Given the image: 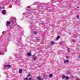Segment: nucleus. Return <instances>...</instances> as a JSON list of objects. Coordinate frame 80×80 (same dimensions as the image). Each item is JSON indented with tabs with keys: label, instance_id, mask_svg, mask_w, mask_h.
<instances>
[{
	"label": "nucleus",
	"instance_id": "7ed1b4c3",
	"mask_svg": "<svg viewBox=\"0 0 80 80\" xmlns=\"http://www.w3.org/2000/svg\"><path fill=\"white\" fill-rule=\"evenodd\" d=\"M33 60L35 61L37 60V57L35 56V55H33L32 56Z\"/></svg>",
	"mask_w": 80,
	"mask_h": 80
},
{
	"label": "nucleus",
	"instance_id": "bb28decb",
	"mask_svg": "<svg viewBox=\"0 0 80 80\" xmlns=\"http://www.w3.org/2000/svg\"><path fill=\"white\" fill-rule=\"evenodd\" d=\"M34 33H35V34H36V33H37V32H34Z\"/></svg>",
	"mask_w": 80,
	"mask_h": 80
},
{
	"label": "nucleus",
	"instance_id": "aec40b11",
	"mask_svg": "<svg viewBox=\"0 0 80 80\" xmlns=\"http://www.w3.org/2000/svg\"><path fill=\"white\" fill-rule=\"evenodd\" d=\"M60 45H63L62 42H60Z\"/></svg>",
	"mask_w": 80,
	"mask_h": 80
},
{
	"label": "nucleus",
	"instance_id": "6ab92c4d",
	"mask_svg": "<svg viewBox=\"0 0 80 80\" xmlns=\"http://www.w3.org/2000/svg\"><path fill=\"white\" fill-rule=\"evenodd\" d=\"M77 18H79V15H78L77 16Z\"/></svg>",
	"mask_w": 80,
	"mask_h": 80
},
{
	"label": "nucleus",
	"instance_id": "f03ea898",
	"mask_svg": "<svg viewBox=\"0 0 80 80\" xmlns=\"http://www.w3.org/2000/svg\"><path fill=\"white\" fill-rule=\"evenodd\" d=\"M11 65L9 64H8L7 65H5L4 66V68H5V67H8V68H11Z\"/></svg>",
	"mask_w": 80,
	"mask_h": 80
},
{
	"label": "nucleus",
	"instance_id": "72a5a7b5",
	"mask_svg": "<svg viewBox=\"0 0 80 80\" xmlns=\"http://www.w3.org/2000/svg\"><path fill=\"white\" fill-rule=\"evenodd\" d=\"M24 14V13H23V15Z\"/></svg>",
	"mask_w": 80,
	"mask_h": 80
},
{
	"label": "nucleus",
	"instance_id": "4be33fe9",
	"mask_svg": "<svg viewBox=\"0 0 80 80\" xmlns=\"http://www.w3.org/2000/svg\"><path fill=\"white\" fill-rule=\"evenodd\" d=\"M76 80H80L79 79V78H77L76 79Z\"/></svg>",
	"mask_w": 80,
	"mask_h": 80
},
{
	"label": "nucleus",
	"instance_id": "a878e982",
	"mask_svg": "<svg viewBox=\"0 0 80 80\" xmlns=\"http://www.w3.org/2000/svg\"><path fill=\"white\" fill-rule=\"evenodd\" d=\"M37 41H40V39H37Z\"/></svg>",
	"mask_w": 80,
	"mask_h": 80
},
{
	"label": "nucleus",
	"instance_id": "a211bd4d",
	"mask_svg": "<svg viewBox=\"0 0 80 80\" xmlns=\"http://www.w3.org/2000/svg\"><path fill=\"white\" fill-rule=\"evenodd\" d=\"M0 55H3V53L2 52H0Z\"/></svg>",
	"mask_w": 80,
	"mask_h": 80
},
{
	"label": "nucleus",
	"instance_id": "b1692460",
	"mask_svg": "<svg viewBox=\"0 0 80 80\" xmlns=\"http://www.w3.org/2000/svg\"><path fill=\"white\" fill-rule=\"evenodd\" d=\"M66 58L67 59H68V56H66Z\"/></svg>",
	"mask_w": 80,
	"mask_h": 80
},
{
	"label": "nucleus",
	"instance_id": "9d476101",
	"mask_svg": "<svg viewBox=\"0 0 80 80\" xmlns=\"http://www.w3.org/2000/svg\"><path fill=\"white\" fill-rule=\"evenodd\" d=\"M50 78H52V77H53V74H51L49 75Z\"/></svg>",
	"mask_w": 80,
	"mask_h": 80
},
{
	"label": "nucleus",
	"instance_id": "2f4dec72",
	"mask_svg": "<svg viewBox=\"0 0 80 80\" xmlns=\"http://www.w3.org/2000/svg\"><path fill=\"white\" fill-rule=\"evenodd\" d=\"M3 8H4V7H3Z\"/></svg>",
	"mask_w": 80,
	"mask_h": 80
},
{
	"label": "nucleus",
	"instance_id": "dca6fc26",
	"mask_svg": "<svg viewBox=\"0 0 80 80\" xmlns=\"http://www.w3.org/2000/svg\"><path fill=\"white\" fill-rule=\"evenodd\" d=\"M31 76V74H29L28 75V77H30Z\"/></svg>",
	"mask_w": 80,
	"mask_h": 80
},
{
	"label": "nucleus",
	"instance_id": "5701e85b",
	"mask_svg": "<svg viewBox=\"0 0 80 80\" xmlns=\"http://www.w3.org/2000/svg\"><path fill=\"white\" fill-rule=\"evenodd\" d=\"M67 73L68 74H70V72H67Z\"/></svg>",
	"mask_w": 80,
	"mask_h": 80
},
{
	"label": "nucleus",
	"instance_id": "c85d7f7f",
	"mask_svg": "<svg viewBox=\"0 0 80 80\" xmlns=\"http://www.w3.org/2000/svg\"><path fill=\"white\" fill-rule=\"evenodd\" d=\"M79 58H80V55L79 56Z\"/></svg>",
	"mask_w": 80,
	"mask_h": 80
},
{
	"label": "nucleus",
	"instance_id": "f257e3e1",
	"mask_svg": "<svg viewBox=\"0 0 80 80\" xmlns=\"http://www.w3.org/2000/svg\"><path fill=\"white\" fill-rule=\"evenodd\" d=\"M12 18L13 20H12L11 21V22L12 23L14 24L15 23H16V21H15L16 20V18H14V17H12Z\"/></svg>",
	"mask_w": 80,
	"mask_h": 80
},
{
	"label": "nucleus",
	"instance_id": "2eb2a0df",
	"mask_svg": "<svg viewBox=\"0 0 80 80\" xmlns=\"http://www.w3.org/2000/svg\"><path fill=\"white\" fill-rule=\"evenodd\" d=\"M66 80H68V79L69 78V77L68 76H67L65 77Z\"/></svg>",
	"mask_w": 80,
	"mask_h": 80
},
{
	"label": "nucleus",
	"instance_id": "c756f323",
	"mask_svg": "<svg viewBox=\"0 0 80 80\" xmlns=\"http://www.w3.org/2000/svg\"><path fill=\"white\" fill-rule=\"evenodd\" d=\"M78 8H79V7H77Z\"/></svg>",
	"mask_w": 80,
	"mask_h": 80
},
{
	"label": "nucleus",
	"instance_id": "412c9836",
	"mask_svg": "<svg viewBox=\"0 0 80 80\" xmlns=\"http://www.w3.org/2000/svg\"><path fill=\"white\" fill-rule=\"evenodd\" d=\"M57 38H60V36H58Z\"/></svg>",
	"mask_w": 80,
	"mask_h": 80
},
{
	"label": "nucleus",
	"instance_id": "39448f33",
	"mask_svg": "<svg viewBox=\"0 0 80 80\" xmlns=\"http://www.w3.org/2000/svg\"><path fill=\"white\" fill-rule=\"evenodd\" d=\"M6 13V11L4 10L2 11V13L4 15H5V13Z\"/></svg>",
	"mask_w": 80,
	"mask_h": 80
},
{
	"label": "nucleus",
	"instance_id": "423d86ee",
	"mask_svg": "<svg viewBox=\"0 0 80 80\" xmlns=\"http://www.w3.org/2000/svg\"><path fill=\"white\" fill-rule=\"evenodd\" d=\"M10 22L8 21H7V23L6 24V26H8V25H10Z\"/></svg>",
	"mask_w": 80,
	"mask_h": 80
},
{
	"label": "nucleus",
	"instance_id": "cd10ccee",
	"mask_svg": "<svg viewBox=\"0 0 80 80\" xmlns=\"http://www.w3.org/2000/svg\"><path fill=\"white\" fill-rule=\"evenodd\" d=\"M58 40V38H57V40Z\"/></svg>",
	"mask_w": 80,
	"mask_h": 80
},
{
	"label": "nucleus",
	"instance_id": "473e14b6",
	"mask_svg": "<svg viewBox=\"0 0 80 80\" xmlns=\"http://www.w3.org/2000/svg\"><path fill=\"white\" fill-rule=\"evenodd\" d=\"M40 80H43V79H41Z\"/></svg>",
	"mask_w": 80,
	"mask_h": 80
},
{
	"label": "nucleus",
	"instance_id": "7c9ffc66",
	"mask_svg": "<svg viewBox=\"0 0 80 80\" xmlns=\"http://www.w3.org/2000/svg\"><path fill=\"white\" fill-rule=\"evenodd\" d=\"M73 54H74V55H75V53H73Z\"/></svg>",
	"mask_w": 80,
	"mask_h": 80
},
{
	"label": "nucleus",
	"instance_id": "9b49d317",
	"mask_svg": "<svg viewBox=\"0 0 80 80\" xmlns=\"http://www.w3.org/2000/svg\"><path fill=\"white\" fill-rule=\"evenodd\" d=\"M55 42L52 41L51 42V43L52 45H53L55 44Z\"/></svg>",
	"mask_w": 80,
	"mask_h": 80
},
{
	"label": "nucleus",
	"instance_id": "f8f14e48",
	"mask_svg": "<svg viewBox=\"0 0 80 80\" xmlns=\"http://www.w3.org/2000/svg\"><path fill=\"white\" fill-rule=\"evenodd\" d=\"M37 79L38 80H41V78H40V76H38V78H37Z\"/></svg>",
	"mask_w": 80,
	"mask_h": 80
},
{
	"label": "nucleus",
	"instance_id": "f3484780",
	"mask_svg": "<svg viewBox=\"0 0 80 80\" xmlns=\"http://www.w3.org/2000/svg\"><path fill=\"white\" fill-rule=\"evenodd\" d=\"M24 80H28V78H24Z\"/></svg>",
	"mask_w": 80,
	"mask_h": 80
},
{
	"label": "nucleus",
	"instance_id": "393cba45",
	"mask_svg": "<svg viewBox=\"0 0 80 80\" xmlns=\"http://www.w3.org/2000/svg\"><path fill=\"white\" fill-rule=\"evenodd\" d=\"M72 41L73 42H75V40H72Z\"/></svg>",
	"mask_w": 80,
	"mask_h": 80
},
{
	"label": "nucleus",
	"instance_id": "6e6552de",
	"mask_svg": "<svg viewBox=\"0 0 80 80\" xmlns=\"http://www.w3.org/2000/svg\"><path fill=\"white\" fill-rule=\"evenodd\" d=\"M62 79H65V76L64 75H62L61 77Z\"/></svg>",
	"mask_w": 80,
	"mask_h": 80
},
{
	"label": "nucleus",
	"instance_id": "1a4fd4ad",
	"mask_svg": "<svg viewBox=\"0 0 80 80\" xmlns=\"http://www.w3.org/2000/svg\"><path fill=\"white\" fill-rule=\"evenodd\" d=\"M28 56H31L32 55L31 54V53L30 52H28L27 53Z\"/></svg>",
	"mask_w": 80,
	"mask_h": 80
},
{
	"label": "nucleus",
	"instance_id": "0eeeda50",
	"mask_svg": "<svg viewBox=\"0 0 80 80\" xmlns=\"http://www.w3.org/2000/svg\"><path fill=\"white\" fill-rule=\"evenodd\" d=\"M19 73H22V69H19Z\"/></svg>",
	"mask_w": 80,
	"mask_h": 80
},
{
	"label": "nucleus",
	"instance_id": "20e7f679",
	"mask_svg": "<svg viewBox=\"0 0 80 80\" xmlns=\"http://www.w3.org/2000/svg\"><path fill=\"white\" fill-rule=\"evenodd\" d=\"M64 63H68L70 62V61L68 60H65L64 61Z\"/></svg>",
	"mask_w": 80,
	"mask_h": 80
},
{
	"label": "nucleus",
	"instance_id": "4468645a",
	"mask_svg": "<svg viewBox=\"0 0 80 80\" xmlns=\"http://www.w3.org/2000/svg\"><path fill=\"white\" fill-rule=\"evenodd\" d=\"M68 52H70V48H68L67 49Z\"/></svg>",
	"mask_w": 80,
	"mask_h": 80
},
{
	"label": "nucleus",
	"instance_id": "ddd939ff",
	"mask_svg": "<svg viewBox=\"0 0 80 80\" xmlns=\"http://www.w3.org/2000/svg\"><path fill=\"white\" fill-rule=\"evenodd\" d=\"M29 80H33V78L31 77V78H28Z\"/></svg>",
	"mask_w": 80,
	"mask_h": 80
}]
</instances>
